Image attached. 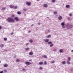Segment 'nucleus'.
Listing matches in <instances>:
<instances>
[{
  "label": "nucleus",
  "instance_id": "1",
  "mask_svg": "<svg viewBox=\"0 0 73 73\" xmlns=\"http://www.w3.org/2000/svg\"><path fill=\"white\" fill-rule=\"evenodd\" d=\"M8 22L9 23H13L15 22V20L12 18H9L7 19Z\"/></svg>",
  "mask_w": 73,
  "mask_h": 73
},
{
  "label": "nucleus",
  "instance_id": "2",
  "mask_svg": "<svg viewBox=\"0 0 73 73\" xmlns=\"http://www.w3.org/2000/svg\"><path fill=\"white\" fill-rule=\"evenodd\" d=\"M66 27L68 29H69L73 27V26H72V25L70 24V25H68Z\"/></svg>",
  "mask_w": 73,
  "mask_h": 73
},
{
  "label": "nucleus",
  "instance_id": "3",
  "mask_svg": "<svg viewBox=\"0 0 73 73\" xmlns=\"http://www.w3.org/2000/svg\"><path fill=\"white\" fill-rule=\"evenodd\" d=\"M14 20L17 22L19 21H20V19L18 18V17H17L15 18Z\"/></svg>",
  "mask_w": 73,
  "mask_h": 73
},
{
  "label": "nucleus",
  "instance_id": "4",
  "mask_svg": "<svg viewBox=\"0 0 73 73\" xmlns=\"http://www.w3.org/2000/svg\"><path fill=\"white\" fill-rule=\"evenodd\" d=\"M25 64L27 65H31V63H30L29 62H25Z\"/></svg>",
  "mask_w": 73,
  "mask_h": 73
},
{
  "label": "nucleus",
  "instance_id": "5",
  "mask_svg": "<svg viewBox=\"0 0 73 73\" xmlns=\"http://www.w3.org/2000/svg\"><path fill=\"white\" fill-rule=\"evenodd\" d=\"M26 4H27V5H28V6H30V5H31V3L29 2H26Z\"/></svg>",
  "mask_w": 73,
  "mask_h": 73
},
{
  "label": "nucleus",
  "instance_id": "6",
  "mask_svg": "<svg viewBox=\"0 0 73 73\" xmlns=\"http://www.w3.org/2000/svg\"><path fill=\"white\" fill-rule=\"evenodd\" d=\"M49 41V40L48 39H44V42H48Z\"/></svg>",
  "mask_w": 73,
  "mask_h": 73
},
{
  "label": "nucleus",
  "instance_id": "7",
  "mask_svg": "<svg viewBox=\"0 0 73 73\" xmlns=\"http://www.w3.org/2000/svg\"><path fill=\"white\" fill-rule=\"evenodd\" d=\"M29 55L30 56H32L33 54V52H31L29 53Z\"/></svg>",
  "mask_w": 73,
  "mask_h": 73
},
{
  "label": "nucleus",
  "instance_id": "8",
  "mask_svg": "<svg viewBox=\"0 0 73 73\" xmlns=\"http://www.w3.org/2000/svg\"><path fill=\"white\" fill-rule=\"evenodd\" d=\"M58 20H62V16H60L58 17Z\"/></svg>",
  "mask_w": 73,
  "mask_h": 73
},
{
  "label": "nucleus",
  "instance_id": "9",
  "mask_svg": "<svg viewBox=\"0 0 73 73\" xmlns=\"http://www.w3.org/2000/svg\"><path fill=\"white\" fill-rule=\"evenodd\" d=\"M66 64H68V65H70V64L71 63H70V61H67Z\"/></svg>",
  "mask_w": 73,
  "mask_h": 73
},
{
  "label": "nucleus",
  "instance_id": "10",
  "mask_svg": "<svg viewBox=\"0 0 73 73\" xmlns=\"http://www.w3.org/2000/svg\"><path fill=\"white\" fill-rule=\"evenodd\" d=\"M29 42L31 43H32L33 42V40L32 39H30L29 40Z\"/></svg>",
  "mask_w": 73,
  "mask_h": 73
},
{
  "label": "nucleus",
  "instance_id": "11",
  "mask_svg": "<svg viewBox=\"0 0 73 73\" xmlns=\"http://www.w3.org/2000/svg\"><path fill=\"white\" fill-rule=\"evenodd\" d=\"M9 7L10 8H13L14 6L12 5H10L9 6Z\"/></svg>",
  "mask_w": 73,
  "mask_h": 73
},
{
  "label": "nucleus",
  "instance_id": "12",
  "mask_svg": "<svg viewBox=\"0 0 73 73\" xmlns=\"http://www.w3.org/2000/svg\"><path fill=\"white\" fill-rule=\"evenodd\" d=\"M44 7H45L46 8L48 7V5H47V4H44Z\"/></svg>",
  "mask_w": 73,
  "mask_h": 73
},
{
  "label": "nucleus",
  "instance_id": "13",
  "mask_svg": "<svg viewBox=\"0 0 73 73\" xmlns=\"http://www.w3.org/2000/svg\"><path fill=\"white\" fill-rule=\"evenodd\" d=\"M60 53H62L63 52V50L62 49H61L60 50Z\"/></svg>",
  "mask_w": 73,
  "mask_h": 73
},
{
  "label": "nucleus",
  "instance_id": "14",
  "mask_svg": "<svg viewBox=\"0 0 73 73\" xmlns=\"http://www.w3.org/2000/svg\"><path fill=\"white\" fill-rule=\"evenodd\" d=\"M67 61H70V58L69 57L68 58V60Z\"/></svg>",
  "mask_w": 73,
  "mask_h": 73
},
{
  "label": "nucleus",
  "instance_id": "15",
  "mask_svg": "<svg viewBox=\"0 0 73 73\" xmlns=\"http://www.w3.org/2000/svg\"><path fill=\"white\" fill-rule=\"evenodd\" d=\"M66 8H69V7H70V5H66Z\"/></svg>",
  "mask_w": 73,
  "mask_h": 73
},
{
  "label": "nucleus",
  "instance_id": "16",
  "mask_svg": "<svg viewBox=\"0 0 73 73\" xmlns=\"http://www.w3.org/2000/svg\"><path fill=\"white\" fill-rule=\"evenodd\" d=\"M4 67H7V66H8V64H4Z\"/></svg>",
  "mask_w": 73,
  "mask_h": 73
},
{
  "label": "nucleus",
  "instance_id": "17",
  "mask_svg": "<svg viewBox=\"0 0 73 73\" xmlns=\"http://www.w3.org/2000/svg\"><path fill=\"white\" fill-rule=\"evenodd\" d=\"M61 25H62V26H64V25H65V24L64 22L61 23Z\"/></svg>",
  "mask_w": 73,
  "mask_h": 73
},
{
  "label": "nucleus",
  "instance_id": "18",
  "mask_svg": "<svg viewBox=\"0 0 73 73\" xmlns=\"http://www.w3.org/2000/svg\"><path fill=\"white\" fill-rule=\"evenodd\" d=\"M62 64H63V65H64V64H66V62L64 61H63L62 62Z\"/></svg>",
  "mask_w": 73,
  "mask_h": 73
},
{
  "label": "nucleus",
  "instance_id": "19",
  "mask_svg": "<svg viewBox=\"0 0 73 73\" xmlns=\"http://www.w3.org/2000/svg\"><path fill=\"white\" fill-rule=\"evenodd\" d=\"M43 64V62H40L39 63V65H42Z\"/></svg>",
  "mask_w": 73,
  "mask_h": 73
},
{
  "label": "nucleus",
  "instance_id": "20",
  "mask_svg": "<svg viewBox=\"0 0 73 73\" xmlns=\"http://www.w3.org/2000/svg\"><path fill=\"white\" fill-rule=\"evenodd\" d=\"M17 14H18V15H21V12L20 11H18L17 12Z\"/></svg>",
  "mask_w": 73,
  "mask_h": 73
},
{
  "label": "nucleus",
  "instance_id": "21",
  "mask_svg": "<svg viewBox=\"0 0 73 73\" xmlns=\"http://www.w3.org/2000/svg\"><path fill=\"white\" fill-rule=\"evenodd\" d=\"M3 46H4V44H1V48H3Z\"/></svg>",
  "mask_w": 73,
  "mask_h": 73
},
{
  "label": "nucleus",
  "instance_id": "22",
  "mask_svg": "<svg viewBox=\"0 0 73 73\" xmlns=\"http://www.w3.org/2000/svg\"><path fill=\"white\" fill-rule=\"evenodd\" d=\"M51 37V35H49L48 36H46V37H47V38H49V37Z\"/></svg>",
  "mask_w": 73,
  "mask_h": 73
},
{
  "label": "nucleus",
  "instance_id": "23",
  "mask_svg": "<svg viewBox=\"0 0 73 73\" xmlns=\"http://www.w3.org/2000/svg\"><path fill=\"white\" fill-rule=\"evenodd\" d=\"M52 43L51 42H48V44H52Z\"/></svg>",
  "mask_w": 73,
  "mask_h": 73
},
{
  "label": "nucleus",
  "instance_id": "24",
  "mask_svg": "<svg viewBox=\"0 0 73 73\" xmlns=\"http://www.w3.org/2000/svg\"><path fill=\"white\" fill-rule=\"evenodd\" d=\"M20 61V60L19 59H17L16 60V62H19Z\"/></svg>",
  "mask_w": 73,
  "mask_h": 73
},
{
  "label": "nucleus",
  "instance_id": "25",
  "mask_svg": "<svg viewBox=\"0 0 73 73\" xmlns=\"http://www.w3.org/2000/svg\"><path fill=\"white\" fill-rule=\"evenodd\" d=\"M4 41H7V38H4Z\"/></svg>",
  "mask_w": 73,
  "mask_h": 73
},
{
  "label": "nucleus",
  "instance_id": "26",
  "mask_svg": "<svg viewBox=\"0 0 73 73\" xmlns=\"http://www.w3.org/2000/svg\"><path fill=\"white\" fill-rule=\"evenodd\" d=\"M54 62H55V61H54L53 60L52 61V62H51V63H52V64H53L54 63Z\"/></svg>",
  "mask_w": 73,
  "mask_h": 73
},
{
  "label": "nucleus",
  "instance_id": "27",
  "mask_svg": "<svg viewBox=\"0 0 73 73\" xmlns=\"http://www.w3.org/2000/svg\"><path fill=\"white\" fill-rule=\"evenodd\" d=\"M53 45H54V44H52L50 45V47H52V46H53Z\"/></svg>",
  "mask_w": 73,
  "mask_h": 73
},
{
  "label": "nucleus",
  "instance_id": "28",
  "mask_svg": "<svg viewBox=\"0 0 73 73\" xmlns=\"http://www.w3.org/2000/svg\"><path fill=\"white\" fill-rule=\"evenodd\" d=\"M25 49H26V50H28L29 49V48L28 47H27L26 48H25Z\"/></svg>",
  "mask_w": 73,
  "mask_h": 73
},
{
  "label": "nucleus",
  "instance_id": "29",
  "mask_svg": "<svg viewBox=\"0 0 73 73\" xmlns=\"http://www.w3.org/2000/svg\"><path fill=\"white\" fill-rule=\"evenodd\" d=\"M54 15H56L57 14V12H54Z\"/></svg>",
  "mask_w": 73,
  "mask_h": 73
},
{
  "label": "nucleus",
  "instance_id": "30",
  "mask_svg": "<svg viewBox=\"0 0 73 73\" xmlns=\"http://www.w3.org/2000/svg\"><path fill=\"white\" fill-rule=\"evenodd\" d=\"M43 57H44V58H47V56L46 55H44Z\"/></svg>",
  "mask_w": 73,
  "mask_h": 73
},
{
  "label": "nucleus",
  "instance_id": "31",
  "mask_svg": "<svg viewBox=\"0 0 73 73\" xmlns=\"http://www.w3.org/2000/svg\"><path fill=\"white\" fill-rule=\"evenodd\" d=\"M52 3H54L55 2V0H52Z\"/></svg>",
  "mask_w": 73,
  "mask_h": 73
},
{
  "label": "nucleus",
  "instance_id": "32",
  "mask_svg": "<svg viewBox=\"0 0 73 73\" xmlns=\"http://www.w3.org/2000/svg\"><path fill=\"white\" fill-rule=\"evenodd\" d=\"M6 9V8L5 7H3V8H2V9L3 10H5V9Z\"/></svg>",
  "mask_w": 73,
  "mask_h": 73
},
{
  "label": "nucleus",
  "instance_id": "33",
  "mask_svg": "<svg viewBox=\"0 0 73 73\" xmlns=\"http://www.w3.org/2000/svg\"><path fill=\"white\" fill-rule=\"evenodd\" d=\"M47 63L45 61L44 62V64H45V65H46V64H47Z\"/></svg>",
  "mask_w": 73,
  "mask_h": 73
},
{
  "label": "nucleus",
  "instance_id": "34",
  "mask_svg": "<svg viewBox=\"0 0 73 73\" xmlns=\"http://www.w3.org/2000/svg\"><path fill=\"white\" fill-rule=\"evenodd\" d=\"M23 11H27V9H23Z\"/></svg>",
  "mask_w": 73,
  "mask_h": 73
},
{
  "label": "nucleus",
  "instance_id": "35",
  "mask_svg": "<svg viewBox=\"0 0 73 73\" xmlns=\"http://www.w3.org/2000/svg\"><path fill=\"white\" fill-rule=\"evenodd\" d=\"M69 16H72V13L70 14Z\"/></svg>",
  "mask_w": 73,
  "mask_h": 73
},
{
  "label": "nucleus",
  "instance_id": "36",
  "mask_svg": "<svg viewBox=\"0 0 73 73\" xmlns=\"http://www.w3.org/2000/svg\"><path fill=\"white\" fill-rule=\"evenodd\" d=\"M40 69H42V67H40L39 68Z\"/></svg>",
  "mask_w": 73,
  "mask_h": 73
},
{
  "label": "nucleus",
  "instance_id": "37",
  "mask_svg": "<svg viewBox=\"0 0 73 73\" xmlns=\"http://www.w3.org/2000/svg\"><path fill=\"white\" fill-rule=\"evenodd\" d=\"M17 6H15L14 7V9H17Z\"/></svg>",
  "mask_w": 73,
  "mask_h": 73
},
{
  "label": "nucleus",
  "instance_id": "38",
  "mask_svg": "<svg viewBox=\"0 0 73 73\" xmlns=\"http://www.w3.org/2000/svg\"><path fill=\"white\" fill-rule=\"evenodd\" d=\"M4 71L5 72H7V71L6 69H5Z\"/></svg>",
  "mask_w": 73,
  "mask_h": 73
},
{
  "label": "nucleus",
  "instance_id": "39",
  "mask_svg": "<svg viewBox=\"0 0 73 73\" xmlns=\"http://www.w3.org/2000/svg\"><path fill=\"white\" fill-rule=\"evenodd\" d=\"M28 44H29V43H26L25 45L26 46H28Z\"/></svg>",
  "mask_w": 73,
  "mask_h": 73
},
{
  "label": "nucleus",
  "instance_id": "40",
  "mask_svg": "<svg viewBox=\"0 0 73 73\" xmlns=\"http://www.w3.org/2000/svg\"><path fill=\"white\" fill-rule=\"evenodd\" d=\"M0 73H3V71H0Z\"/></svg>",
  "mask_w": 73,
  "mask_h": 73
},
{
  "label": "nucleus",
  "instance_id": "41",
  "mask_svg": "<svg viewBox=\"0 0 73 73\" xmlns=\"http://www.w3.org/2000/svg\"><path fill=\"white\" fill-rule=\"evenodd\" d=\"M57 50V49H55L54 50V51H56Z\"/></svg>",
  "mask_w": 73,
  "mask_h": 73
},
{
  "label": "nucleus",
  "instance_id": "42",
  "mask_svg": "<svg viewBox=\"0 0 73 73\" xmlns=\"http://www.w3.org/2000/svg\"><path fill=\"white\" fill-rule=\"evenodd\" d=\"M2 29V27H1V26H0V30L1 29Z\"/></svg>",
  "mask_w": 73,
  "mask_h": 73
},
{
  "label": "nucleus",
  "instance_id": "43",
  "mask_svg": "<svg viewBox=\"0 0 73 73\" xmlns=\"http://www.w3.org/2000/svg\"><path fill=\"white\" fill-rule=\"evenodd\" d=\"M15 16V15H12V17H14Z\"/></svg>",
  "mask_w": 73,
  "mask_h": 73
},
{
  "label": "nucleus",
  "instance_id": "44",
  "mask_svg": "<svg viewBox=\"0 0 73 73\" xmlns=\"http://www.w3.org/2000/svg\"><path fill=\"white\" fill-rule=\"evenodd\" d=\"M65 27L64 26L62 27V28H65Z\"/></svg>",
  "mask_w": 73,
  "mask_h": 73
},
{
  "label": "nucleus",
  "instance_id": "45",
  "mask_svg": "<svg viewBox=\"0 0 73 73\" xmlns=\"http://www.w3.org/2000/svg\"><path fill=\"white\" fill-rule=\"evenodd\" d=\"M22 70H23V71H25V69L24 68H23Z\"/></svg>",
  "mask_w": 73,
  "mask_h": 73
},
{
  "label": "nucleus",
  "instance_id": "46",
  "mask_svg": "<svg viewBox=\"0 0 73 73\" xmlns=\"http://www.w3.org/2000/svg\"><path fill=\"white\" fill-rule=\"evenodd\" d=\"M40 24H41V23H38V25H40Z\"/></svg>",
  "mask_w": 73,
  "mask_h": 73
},
{
  "label": "nucleus",
  "instance_id": "47",
  "mask_svg": "<svg viewBox=\"0 0 73 73\" xmlns=\"http://www.w3.org/2000/svg\"><path fill=\"white\" fill-rule=\"evenodd\" d=\"M68 20H70V17H68Z\"/></svg>",
  "mask_w": 73,
  "mask_h": 73
},
{
  "label": "nucleus",
  "instance_id": "48",
  "mask_svg": "<svg viewBox=\"0 0 73 73\" xmlns=\"http://www.w3.org/2000/svg\"><path fill=\"white\" fill-rule=\"evenodd\" d=\"M13 34V33H11V35H12Z\"/></svg>",
  "mask_w": 73,
  "mask_h": 73
},
{
  "label": "nucleus",
  "instance_id": "49",
  "mask_svg": "<svg viewBox=\"0 0 73 73\" xmlns=\"http://www.w3.org/2000/svg\"><path fill=\"white\" fill-rule=\"evenodd\" d=\"M71 52H73V50H72L71 51Z\"/></svg>",
  "mask_w": 73,
  "mask_h": 73
},
{
  "label": "nucleus",
  "instance_id": "50",
  "mask_svg": "<svg viewBox=\"0 0 73 73\" xmlns=\"http://www.w3.org/2000/svg\"><path fill=\"white\" fill-rule=\"evenodd\" d=\"M29 61H32V60H29Z\"/></svg>",
  "mask_w": 73,
  "mask_h": 73
},
{
  "label": "nucleus",
  "instance_id": "51",
  "mask_svg": "<svg viewBox=\"0 0 73 73\" xmlns=\"http://www.w3.org/2000/svg\"><path fill=\"white\" fill-rule=\"evenodd\" d=\"M7 51V50H5V52H6Z\"/></svg>",
  "mask_w": 73,
  "mask_h": 73
},
{
  "label": "nucleus",
  "instance_id": "52",
  "mask_svg": "<svg viewBox=\"0 0 73 73\" xmlns=\"http://www.w3.org/2000/svg\"><path fill=\"white\" fill-rule=\"evenodd\" d=\"M72 70H72V69L71 70V71H72Z\"/></svg>",
  "mask_w": 73,
  "mask_h": 73
},
{
  "label": "nucleus",
  "instance_id": "53",
  "mask_svg": "<svg viewBox=\"0 0 73 73\" xmlns=\"http://www.w3.org/2000/svg\"><path fill=\"white\" fill-rule=\"evenodd\" d=\"M36 0V1H39V0Z\"/></svg>",
  "mask_w": 73,
  "mask_h": 73
},
{
  "label": "nucleus",
  "instance_id": "54",
  "mask_svg": "<svg viewBox=\"0 0 73 73\" xmlns=\"http://www.w3.org/2000/svg\"><path fill=\"white\" fill-rule=\"evenodd\" d=\"M1 63V61H0V63Z\"/></svg>",
  "mask_w": 73,
  "mask_h": 73
},
{
  "label": "nucleus",
  "instance_id": "55",
  "mask_svg": "<svg viewBox=\"0 0 73 73\" xmlns=\"http://www.w3.org/2000/svg\"><path fill=\"white\" fill-rule=\"evenodd\" d=\"M49 30H48V32H49Z\"/></svg>",
  "mask_w": 73,
  "mask_h": 73
},
{
  "label": "nucleus",
  "instance_id": "56",
  "mask_svg": "<svg viewBox=\"0 0 73 73\" xmlns=\"http://www.w3.org/2000/svg\"><path fill=\"white\" fill-rule=\"evenodd\" d=\"M33 25H32V26H33Z\"/></svg>",
  "mask_w": 73,
  "mask_h": 73
},
{
  "label": "nucleus",
  "instance_id": "57",
  "mask_svg": "<svg viewBox=\"0 0 73 73\" xmlns=\"http://www.w3.org/2000/svg\"><path fill=\"white\" fill-rule=\"evenodd\" d=\"M49 31H48V32H49Z\"/></svg>",
  "mask_w": 73,
  "mask_h": 73
}]
</instances>
